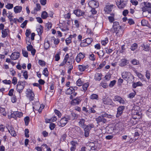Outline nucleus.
<instances>
[{"label": "nucleus", "instance_id": "nucleus-45", "mask_svg": "<svg viewBox=\"0 0 151 151\" xmlns=\"http://www.w3.org/2000/svg\"><path fill=\"white\" fill-rule=\"evenodd\" d=\"M106 62L105 61H104L102 63H101L99 65V67L96 68V70H98L102 68L106 65Z\"/></svg>", "mask_w": 151, "mask_h": 151}, {"label": "nucleus", "instance_id": "nucleus-18", "mask_svg": "<svg viewBox=\"0 0 151 151\" xmlns=\"http://www.w3.org/2000/svg\"><path fill=\"white\" fill-rule=\"evenodd\" d=\"M60 123L61 126L62 127L64 126L68 123V121L65 119V117H63L60 119Z\"/></svg>", "mask_w": 151, "mask_h": 151}, {"label": "nucleus", "instance_id": "nucleus-24", "mask_svg": "<svg viewBox=\"0 0 151 151\" xmlns=\"http://www.w3.org/2000/svg\"><path fill=\"white\" fill-rule=\"evenodd\" d=\"M102 75L101 73H96L94 76V79L96 81H99L101 79Z\"/></svg>", "mask_w": 151, "mask_h": 151}, {"label": "nucleus", "instance_id": "nucleus-60", "mask_svg": "<svg viewBox=\"0 0 151 151\" xmlns=\"http://www.w3.org/2000/svg\"><path fill=\"white\" fill-rule=\"evenodd\" d=\"M71 38L69 36L65 40V42L67 45H68L71 42Z\"/></svg>", "mask_w": 151, "mask_h": 151}, {"label": "nucleus", "instance_id": "nucleus-52", "mask_svg": "<svg viewBox=\"0 0 151 151\" xmlns=\"http://www.w3.org/2000/svg\"><path fill=\"white\" fill-rule=\"evenodd\" d=\"M8 117L9 119H11V118H13L15 119V118L17 117L15 111H14L13 113H12L10 116L9 115Z\"/></svg>", "mask_w": 151, "mask_h": 151}, {"label": "nucleus", "instance_id": "nucleus-58", "mask_svg": "<svg viewBox=\"0 0 151 151\" xmlns=\"http://www.w3.org/2000/svg\"><path fill=\"white\" fill-rule=\"evenodd\" d=\"M89 107V106H86V107L84 106L83 107L82 109L83 111L88 113L89 109H88V108Z\"/></svg>", "mask_w": 151, "mask_h": 151}, {"label": "nucleus", "instance_id": "nucleus-19", "mask_svg": "<svg viewBox=\"0 0 151 151\" xmlns=\"http://www.w3.org/2000/svg\"><path fill=\"white\" fill-rule=\"evenodd\" d=\"M89 3L91 6L95 7V8H97L99 5V2L94 0H91Z\"/></svg>", "mask_w": 151, "mask_h": 151}, {"label": "nucleus", "instance_id": "nucleus-37", "mask_svg": "<svg viewBox=\"0 0 151 151\" xmlns=\"http://www.w3.org/2000/svg\"><path fill=\"white\" fill-rule=\"evenodd\" d=\"M137 44L136 43H133L131 46V50L132 51H134L137 48Z\"/></svg>", "mask_w": 151, "mask_h": 151}, {"label": "nucleus", "instance_id": "nucleus-62", "mask_svg": "<svg viewBox=\"0 0 151 151\" xmlns=\"http://www.w3.org/2000/svg\"><path fill=\"white\" fill-rule=\"evenodd\" d=\"M26 43L27 45H29L31 44V41L29 37L26 38Z\"/></svg>", "mask_w": 151, "mask_h": 151}, {"label": "nucleus", "instance_id": "nucleus-40", "mask_svg": "<svg viewBox=\"0 0 151 151\" xmlns=\"http://www.w3.org/2000/svg\"><path fill=\"white\" fill-rule=\"evenodd\" d=\"M89 86V83L88 82L86 83L83 84L82 86L83 90L84 91H86L87 90L88 87Z\"/></svg>", "mask_w": 151, "mask_h": 151}, {"label": "nucleus", "instance_id": "nucleus-56", "mask_svg": "<svg viewBox=\"0 0 151 151\" xmlns=\"http://www.w3.org/2000/svg\"><path fill=\"white\" fill-rule=\"evenodd\" d=\"M116 81L115 80H114L110 82L109 85V86L110 87H112L115 84Z\"/></svg>", "mask_w": 151, "mask_h": 151}, {"label": "nucleus", "instance_id": "nucleus-15", "mask_svg": "<svg viewBox=\"0 0 151 151\" xmlns=\"http://www.w3.org/2000/svg\"><path fill=\"white\" fill-rule=\"evenodd\" d=\"M114 100L115 101H117L120 104H123L124 103V100L122 98L118 96H115Z\"/></svg>", "mask_w": 151, "mask_h": 151}, {"label": "nucleus", "instance_id": "nucleus-41", "mask_svg": "<svg viewBox=\"0 0 151 151\" xmlns=\"http://www.w3.org/2000/svg\"><path fill=\"white\" fill-rule=\"evenodd\" d=\"M146 113L147 116L151 119V107L146 111Z\"/></svg>", "mask_w": 151, "mask_h": 151}, {"label": "nucleus", "instance_id": "nucleus-34", "mask_svg": "<svg viewBox=\"0 0 151 151\" xmlns=\"http://www.w3.org/2000/svg\"><path fill=\"white\" fill-rule=\"evenodd\" d=\"M131 62L134 65H138L139 64V61L135 59H133Z\"/></svg>", "mask_w": 151, "mask_h": 151}, {"label": "nucleus", "instance_id": "nucleus-5", "mask_svg": "<svg viewBox=\"0 0 151 151\" xmlns=\"http://www.w3.org/2000/svg\"><path fill=\"white\" fill-rule=\"evenodd\" d=\"M127 1V0H120L119 1H118L116 2V5L119 8L123 9L126 6Z\"/></svg>", "mask_w": 151, "mask_h": 151}, {"label": "nucleus", "instance_id": "nucleus-59", "mask_svg": "<svg viewBox=\"0 0 151 151\" xmlns=\"http://www.w3.org/2000/svg\"><path fill=\"white\" fill-rule=\"evenodd\" d=\"M13 5L12 4L9 3L6 6V7L8 9H10L13 8Z\"/></svg>", "mask_w": 151, "mask_h": 151}, {"label": "nucleus", "instance_id": "nucleus-30", "mask_svg": "<svg viewBox=\"0 0 151 151\" xmlns=\"http://www.w3.org/2000/svg\"><path fill=\"white\" fill-rule=\"evenodd\" d=\"M71 88V86H70L69 88L67 89L65 91V93L68 95H70L72 94H73V92Z\"/></svg>", "mask_w": 151, "mask_h": 151}, {"label": "nucleus", "instance_id": "nucleus-11", "mask_svg": "<svg viewBox=\"0 0 151 151\" xmlns=\"http://www.w3.org/2000/svg\"><path fill=\"white\" fill-rule=\"evenodd\" d=\"M114 33L116 34V35L117 37H120L121 35V31H122V27L116 28L115 29L114 28L113 29Z\"/></svg>", "mask_w": 151, "mask_h": 151}, {"label": "nucleus", "instance_id": "nucleus-27", "mask_svg": "<svg viewBox=\"0 0 151 151\" xmlns=\"http://www.w3.org/2000/svg\"><path fill=\"white\" fill-rule=\"evenodd\" d=\"M81 99L80 97H77L76 99H73L72 101V102H73V103L74 104H79Z\"/></svg>", "mask_w": 151, "mask_h": 151}, {"label": "nucleus", "instance_id": "nucleus-51", "mask_svg": "<svg viewBox=\"0 0 151 151\" xmlns=\"http://www.w3.org/2000/svg\"><path fill=\"white\" fill-rule=\"evenodd\" d=\"M98 97V95L96 94H93L91 96L90 98L91 99H97Z\"/></svg>", "mask_w": 151, "mask_h": 151}, {"label": "nucleus", "instance_id": "nucleus-21", "mask_svg": "<svg viewBox=\"0 0 151 151\" xmlns=\"http://www.w3.org/2000/svg\"><path fill=\"white\" fill-rule=\"evenodd\" d=\"M113 6V5H106L104 8V10L108 13L112 11Z\"/></svg>", "mask_w": 151, "mask_h": 151}, {"label": "nucleus", "instance_id": "nucleus-43", "mask_svg": "<svg viewBox=\"0 0 151 151\" xmlns=\"http://www.w3.org/2000/svg\"><path fill=\"white\" fill-rule=\"evenodd\" d=\"M71 89H72L73 91V95L74 96H75L77 94V93L75 92V91L77 90L78 87L76 86H71Z\"/></svg>", "mask_w": 151, "mask_h": 151}, {"label": "nucleus", "instance_id": "nucleus-39", "mask_svg": "<svg viewBox=\"0 0 151 151\" xmlns=\"http://www.w3.org/2000/svg\"><path fill=\"white\" fill-rule=\"evenodd\" d=\"M42 74L43 75H44L45 77H47L48 76L49 72L47 68H45L44 69L42 72Z\"/></svg>", "mask_w": 151, "mask_h": 151}, {"label": "nucleus", "instance_id": "nucleus-25", "mask_svg": "<svg viewBox=\"0 0 151 151\" xmlns=\"http://www.w3.org/2000/svg\"><path fill=\"white\" fill-rule=\"evenodd\" d=\"M141 132L139 131L138 130H137L135 132L134 135V139L135 141L136 140L138 139L140 136Z\"/></svg>", "mask_w": 151, "mask_h": 151}, {"label": "nucleus", "instance_id": "nucleus-57", "mask_svg": "<svg viewBox=\"0 0 151 151\" xmlns=\"http://www.w3.org/2000/svg\"><path fill=\"white\" fill-rule=\"evenodd\" d=\"M83 42H81L80 43V45L81 47H84L88 46V45L85 42V41L83 40Z\"/></svg>", "mask_w": 151, "mask_h": 151}, {"label": "nucleus", "instance_id": "nucleus-42", "mask_svg": "<svg viewBox=\"0 0 151 151\" xmlns=\"http://www.w3.org/2000/svg\"><path fill=\"white\" fill-rule=\"evenodd\" d=\"M84 41H85V42L88 44V45H90L92 41H93V39L91 38H88L85 39Z\"/></svg>", "mask_w": 151, "mask_h": 151}, {"label": "nucleus", "instance_id": "nucleus-16", "mask_svg": "<svg viewBox=\"0 0 151 151\" xmlns=\"http://www.w3.org/2000/svg\"><path fill=\"white\" fill-rule=\"evenodd\" d=\"M88 67L89 66L88 65H78V69L81 72L84 71L86 69L88 68Z\"/></svg>", "mask_w": 151, "mask_h": 151}, {"label": "nucleus", "instance_id": "nucleus-1", "mask_svg": "<svg viewBox=\"0 0 151 151\" xmlns=\"http://www.w3.org/2000/svg\"><path fill=\"white\" fill-rule=\"evenodd\" d=\"M94 127V125L93 123L90 124L86 126L84 128V136L87 137L89 136V132L91 128Z\"/></svg>", "mask_w": 151, "mask_h": 151}, {"label": "nucleus", "instance_id": "nucleus-9", "mask_svg": "<svg viewBox=\"0 0 151 151\" xmlns=\"http://www.w3.org/2000/svg\"><path fill=\"white\" fill-rule=\"evenodd\" d=\"M73 13L76 14L77 16L80 17L83 16L85 14V12H82L80 9H77L74 11Z\"/></svg>", "mask_w": 151, "mask_h": 151}, {"label": "nucleus", "instance_id": "nucleus-47", "mask_svg": "<svg viewBox=\"0 0 151 151\" xmlns=\"http://www.w3.org/2000/svg\"><path fill=\"white\" fill-rule=\"evenodd\" d=\"M130 120L129 119V122L132 124L133 125L136 124L137 123V121L134 119H130Z\"/></svg>", "mask_w": 151, "mask_h": 151}, {"label": "nucleus", "instance_id": "nucleus-2", "mask_svg": "<svg viewBox=\"0 0 151 151\" xmlns=\"http://www.w3.org/2000/svg\"><path fill=\"white\" fill-rule=\"evenodd\" d=\"M143 4L144 6L142 8V11L143 12L147 11L149 13H151V3L144 2Z\"/></svg>", "mask_w": 151, "mask_h": 151}, {"label": "nucleus", "instance_id": "nucleus-38", "mask_svg": "<svg viewBox=\"0 0 151 151\" xmlns=\"http://www.w3.org/2000/svg\"><path fill=\"white\" fill-rule=\"evenodd\" d=\"M41 16L43 19H46L48 17L47 13L45 11H44L42 12Z\"/></svg>", "mask_w": 151, "mask_h": 151}, {"label": "nucleus", "instance_id": "nucleus-32", "mask_svg": "<svg viewBox=\"0 0 151 151\" xmlns=\"http://www.w3.org/2000/svg\"><path fill=\"white\" fill-rule=\"evenodd\" d=\"M134 105L133 106L132 109V112L133 113L134 112H136V111H139L140 108L139 106L136 105L135 104H134Z\"/></svg>", "mask_w": 151, "mask_h": 151}, {"label": "nucleus", "instance_id": "nucleus-50", "mask_svg": "<svg viewBox=\"0 0 151 151\" xmlns=\"http://www.w3.org/2000/svg\"><path fill=\"white\" fill-rule=\"evenodd\" d=\"M29 130L28 129H26L24 130L25 136L26 137L28 138L29 137Z\"/></svg>", "mask_w": 151, "mask_h": 151}, {"label": "nucleus", "instance_id": "nucleus-54", "mask_svg": "<svg viewBox=\"0 0 151 151\" xmlns=\"http://www.w3.org/2000/svg\"><path fill=\"white\" fill-rule=\"evenodd\" d=\"M6 127L7 129L8 130V131L9 133H10V132L13 130L14 129V128L12 127V125H8V126Z\"/></svg>", "mask_w": 151, "mask_h": 151}, {"label": "nucleus", "instance_id": "nucleus-49", "mask_svg": "<svg viewBox=\"0 0 151 151\" xmlns=\"http://www.w3.org/2000/svg\"><path fill=\"white\" fill-rule=\"evenodd\" d=\"M135 73L136 74L137 76L139 78L142 79L143 77V75L140 73L138 72L137 70L135 71Z\"/></svg>", "mask_w": 151, "mask_h": 151}, {"label": "nucleus", "instance_id": "nucleus-10", "mask_svg": "<svg viewBox=\"0 0 151 151\" xmlns=\"http://www.w3.org/2000/svg\"><path fill=\"white\" fill-rule=\"evenodd\" d=\"M70 144L71 145L70 151H75L76 149V145L78 144L77 141L72 140L70 142Z\"/></svg>", "mask_w": 151, "mask_h": 151}, {"label": "nucleus", "instance_id": "nucleus-23", "mask_svg": "<svg viewBox=\"0 0 151 151\" xmlns=\"http://www.w3.org/2000/svg\"><path fill=\"white\" fill-rule=\"evenodd\" d=\"M50 47V44L47 40L45 39L44 44V48L45 50H47Z\"/></svg>", "mask_w": 151, "mask_h": 151}, {"label": "nucleus", "instance_id": "nucleus-46", "mask_svg": "<svg viewBox=\"0 0 151 151\" xmlns=\"http://www.w3.org/2000/svg\"><path fill=\"white\" fill-rule=\"evenodd\" d=\"M15 113H16V117L20 118L22 116L23 114L22 112H19L18 111H15Z\"/></svg>", "mask_w": 151, "mask_h": 151}, {"label": "nucleus", "instance_id": "nucleus-35", "mask_svg": "<svg viewBox=\"0 0 151 151\" xmlns=\"http://www.w3.org/2000/svg\"><path fill=\"white\" fill-rule=\"evenodd\" d=\"M24 120L25 125L26 126H28L30 121L29 117L28 116H26L24 118Z\"/></svg>", "mask_w": 151, "mask_h": 151}, {"label": "nucleus", "instance_id": "nucleus-33", "mask_svg": "<svg viewBox=\"0 0 151 151\" xmlns=\"http://www.w3.org/2000/svg\"><path fill=\"white\" fill-rule=\"evenodd\" d=\"M113 29L114 28L115 29H116V28L122 27L121 26H119V22H114L113 23Z\"/></svg>", "mask_w": 151, "mask_h": 151}, {"label": "nucleus", "instance_id": "nucleus-17", "mask_svg": "<svg viewBox=\"0 0 151 151\" xmlns=\"http://www.w3.org/2000/svg\"><path fill=\"white\" fill-rule=\"evenodd\" d=\"M9 31L8 29H4L1 31V37L3 38L6 37L8 35V32Z\"/></svg>", "mask_w": 151, "mask_h": 151}, {"label": "nucleus", "instance_id": "nucleus-8", "mask_svg": "<svg viewBox=\"0 0 151 151\" xmlns=\"http://www.w3.org/2000/svg\"><path fill=\"white\" fill-rule=\"evenodd\" d=\"M97 123H99L100 122H102L103 124L106 123L107 122L106 119L103 118L102 116H99L96 119Z\"/></svg>", "mask_w": 151, "mask_h": 151}, {"label": "nucleus", "instance_id": "nucleus-63", "mask_svg": "<svg viewBox=\"0 0 151 151\" xmlns=\"http://www.w3.org/2000/svg\"><path fill=\"white\" fill-rule=\"evenodd\" d=\"M22 53L23 56L26 58L28 57V53L27 52L26 50H22Z\"/></svg>", "mask_w": 151, "mask_h": 151}, {"label": "nucleus", "instance_id": "nucleus-28", "mask_svg": "<svg viewBox=\"0 0 151 151\" xmlns=\"http://www.w3.org/2000/svg\"><path fill=\"white\" fill-rule=\"evenodd\" d=\"M85 121V120L84 119L82 118L80 119V121L79 122V125H81L83 128H84V127L87 126V125L84 124Z\"/></svg>", "mask_w": 151, "mask_h": 151}, {"label": "nucleus", "instance_id": "nucleus-20", "mask_svg": "<svg viewBox=\"0 0 151 151\" xmlns=\"http://www.w3.org/2000/svg\"><path fill=\"white\" fill-rule=\"evenodd\" d=\"M128 63V60L124 58L121 60V62L119 64L121 67H123L127 65Z\"/></svg>", "mask_w": 151, "mask_h": 151}, {"label": "nucleus", "instance_id": "nucleus-36", "mask_svg": "<svg viewBox=\"0 0 151 151\" xmlns=\"http://www.w3.org/2000/svg\"><path fill=\"white\" fill-rule=\"evenodd\" d=\"M33 110L35 109V110H38V109L41 108L42 106H40V104H33Z\"/></svg>", "mask_w": 151, "mask_h": 151}, {"label": "nucleus", "instance_id": "nucleus-6", "mask_svg": "<svg viewBox=\"0 0 151 151\" xmlns=\"http://www.w3.org/2000/svg\"><path fill=\"white\" fill-rule=\"evenodd\" d=\"M24 83V82L19 81L17 84V90L19 93L22 92L25 87V84Z\"/></svg>", "mask_w": 151, "mask_h": 151}, {"label": "nucleus", "instance_id": "nucleus-31", "mask_svg": "<svg viewBox=\"0 0 151 151\" xmlns=\"http://www.w3.org/2000/svg\"><path fill=\"white\" fill-rule=\"evenodd\" d=\"M101 116H102L103 118L106 117L109 118H111L112 117V115L110 114H108L105 112L102 113V114Z\"/></svg>", "mask_w": 151, "mask_h": 151}, {"label": "nucleus", "instance_id": "nucleus-29", "mask_svg": "<svg viewBox=\"0 0 151 151\" xmlns=\"http://www.w3.org/2000/svg\"><path fill=\"white\" fill-rule=\"evenodd\" d=\"M134 115H136L138 117V119H140L142 117V113L141 112L138 111H136V112H134L133 113Z\"/></svg>", "mask_w": 151, "mask_h": 151}, {"label": "nucleus", "instance_id": "nucleus-12", "mask_svg": "<svg viewBox=\"0 0 151 151\" xmlns=\"http://www.w3.org/2000/svg\"><path fill=\"white\" fill-rule=\"evenodd\" d=\"M19 53L18 52H14L12 54L10 58L11 59L15 60L17 59L19 57Z\"/></svg>", "mask_w": 151, "mask_h": 151}, {"label": "nucleus", "instance_id": "nucleus-26", "mask_svg": "<svg viewBox=\"0 0 151 151\" xmlns=\"http://www.w3.org/2000/svg\"><path fill=\"white\" fill-rule=\"evenodd\" d=\"M142 86V84L140 81L137 83L134 82L132 84V87L134 88H136L137 86Z\"/></svg>", "mask_w": 151, "mask_h": 151}, {"label": "nucleus", "instance_id": "nucleus-61", "mask_svg": "<svg viewBox=\"0 0 151 151\" xmlns=\"http://www.w3.org/2000/svg\"><path fill=\"white\" fill-rule=\"evenodd\" d=\"M39 64L42 66H43L45 65V62L42 60H39L38 61Z\"/></svg>", "mask_w": 151, "mask_h": 151}, {"label": "nucleus", "instance_id": "nucleus-4", "mask_svg": "<svg viewBox=\"0 0 151 151\" xmlns=\"http://www.w3.org/2000/svg\"><path fill=\"white\" fill-rule=\"evenodd\" d=\"M26 94L27 96L29 98L30 101H33L34 99L35 95L32 90L29 88L27 89Z\"/></svg>", "mask_w": 151, "mask_h": 151}, {"label": "nucleus", "instance_id": "nucleus-44", "mask_svg": "<svg viewBox=\"0 0 151 151\" xmlns=\"http://www.w3.org/2000/svg\"><path fill=\"white\" fill-rule=\"evenodd\" d=\"M142 47H144L143 50L146 51H148L150 50V46L148 45H145L144 44H143V46H142Z\"/></svg>", "mask_w": 151, "mask_h": 151}, {"label": "nucleus", "instance_id": "nucleus-22", "mask_svg": "<svg viewBox=\"0 0 151 151\" xmlns=\"http://www.w3.org/2000/svg\"><path fill=\"white\" fill-rule=\"evenodd\" d=\"M22 9V7L21 6H16L14 7V10L15 13H20Z\"/></svg>", "mask_w": 151, "mask_h": 151}, {"label": "nucleus", "instance_id": "nucleus-13", "mask_svg": "<svg viewBox=\"0 0 151 151\" xmlns=\"http://www.w3.org/2000/svg\"><path fill=\"white\" fill-rule=\"evenodd\" d=\"M85 57L84 55L81 52L78 53L76 58V62L79 63L81 60V59H83Z\"/></svg>", "mask_w": 151, "mask_h": 151}, {"label": "nucleus", "instance_id": "nucleus-3", "mask_svg": "<svg viewBox=\"0 0 151 151\" xmlns=\"http://www.w3.org/2000/svg\"><path fill=\"white\" fill-rule=\"evenodd\" d=\"M122 77L126 81H127L129 78L134 79V77L130 72H124L122 73Z\"/></svg>", "mask_w": 151, "mask_h": 151}, {"label": "nucleus", "instance_id": "nucleus-55", "mask_svg": "<svg viewBox=\"0 0 151 151\" xmlns=\"http://www.w3.org/2000/svg\"><path fill=\"white\" fill-rule=\"evenodd\" d=\"M89 144L90 146L91 150H95L96 149L95 145L93 142H90Z\"/></svg>", "mask_w": 151, "mask_h": 151}, {"label": "nucleus", "instance_id": "nucleus-14", "mask_svg": "<svg viewBox=\"0 0 151 151\" xmlns=\"http://www.w3.org/2000/svg\"><path fill=\"white\" fill-rule=\"evenodd\" d=\"M36 30L38 32V35L40 36L43 32V27L41 25L39 24L37 26Z\"/></svg>", "mask_w": 151, "mask_h": 151}, {"label": "nucleus", "instance_id": "nucleus-7", "mask_svg": "<svg viewBox=\"0 0 151 151\" xmlns=\"http://www.w3.org/2000/svg\"><path fill=\"white\" fill-rule=\"evenodd\" d=\"M125 106H120L117 108L116 117H119L122 115Z\"/></svg>", "mask_w": 151, "mask_h": 151}, {"label": "nucleus", "instance_id": "nucleus-64", "mask_svg": "<svg viewBox=\"0 0 151 151\" xmlns=\"http://www.w3.org/2000/svg\"><path fill=\"white\" fill-rule=\"evenodd\" d=\"M55 124L53 123H50L49 125V128L51 130H53L55 127Z\"/></svg>", "mask_w": 151, "mask_h": 151}, {"label": "nucleus", "instance_id": "nucleus-53", "mask_svg": "<svg viewBox=\"0 0 151 151\" xmlns=\"http://www.w3.org/2000/svg\"><path fill=\"white\" fill-rule=\"evenodd\" d=\"M76 84L78 86H82L83 82L80 78H79L76 81Z\"/></svg>", "mask_w": 151, "mask_h": 151}, {"label": "nucleus", "instance_id": "nucleus-48", "mask_svg": "<svg viewBox=\"0 0 151 151\" xmlns=\"http://www.w3.org/2000/svg\"><path fill=\"white\" fill-rule=\"evenodd\" d=\"M108 42V39L107 37L105 38L104 40H102L101 42V44L103 45H105Z\"/></svg>", "mask_w": 151, "mask_h": 151}]
</instances>
